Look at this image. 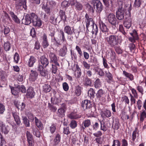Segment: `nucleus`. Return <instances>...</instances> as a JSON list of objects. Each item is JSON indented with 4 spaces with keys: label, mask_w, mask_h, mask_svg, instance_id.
<instances>
[{
    "label": "nucleus",
    "mask_w": 146,
    "mask_h": 146,
    "mask_svg": "<svg viewBox=\"0 0 146 146\" xmlns=\"http://www.w3.org/2000/svg\"><path fill=\"white\" fill-rule=\"evenodd\" d=\"M105 40L108 44L111 47H115L118 44V37L116 35H111L106 38Z\"/></svg>",
    "instance_id": "f257e3e1"
},
{
    "label": "nucleus",
    "mask_w": 146,
    "mask_h": 146,
    "mask_svg": "<svg viewBox=\"0 0 146 146\" xmlns=\"http://www.w3.org/2000/svg\"><path fill=\"white\" fill-rule=\"evenodd\" d=\"M108 20L110 23L112 25V28L114 30L116 29V25L119 24L121 22L117 20L115 15L113 14H110L108 16Z\"/></svg>",
    "instance_id": "f03ea898"
},
{
    "label": "nucleus",
    "mask_w": 146,
    "mask_h": 146,
    "mask_svg": "<svg viewBox=\"0 0 146 146\" xmlns=\"http://www.w3.org/2000/svg\"><path fill=\"white\" fill-rule=\"evenodd\" d=\"M32 21L33 26L36 28L40 27L42 25V21L34 13H32Z\"/></svg>",
    "instance_id": "7ed1b4c3"
},
{
    "label": "nucleus",
    "mask_w": 146,
    "mask_h": 146,
    "mask_svg": "<svg viewBox=\"0 0 146 146\" xmlns=\"http://www.w3.org/2000/svg\"><path fill=\"white\" fill-rule=\"evenodd\" d=\"M32 13L30 15L27 14L26 15H25L23 19L22 20V23L27 25L30 24L32 22Z\"/></svg>",
    "instance_id": "20e7f679"
},
{
    "label": "nucleus",
    "mask_w": 146,
    "mask_h": 146,
    "mask_svg": "<svg viewBox=\"0 0 146 146\" xmlns=\"http://www.w3.org/2000/svg\"><path fill=\"white\" fill-rule=\"evenodd\" d=\"M56 2L53 1H50L48 4L46 3H44L42 5V9H51L52 8H54V7H55L56 5Z\"/></svg>",
    "instance_id": "39448f33"
},
{
    "label": "nucleus",
    "mask_w": 146,
    "mask_h": 146,
    "mask_svg": "<svg viewBox=\"0 0 146 146\" xmlns=\"http://www.w3.org/2000/svg\"><path fill=\"white\" fill-rule=\"evenodd\" d=\"M27 0H21V2L17 3L15 4L16 9H22L23 8L24 9H27Z\"/></svg>",
    "instance_id": "423d86ee"
},
{
    "label": "nucleus",
    "mask_w": 146,
    "mask_h": 146,
    "mask_svg": "<svg viewBox=\"0 0 146 146\" xmlns=\"http://www.w3.org/2000/svg\"><path fill=\"white\" fill-rule=\"evenodd\" d=\"M49 56L50 60V62L59 65L58 60L55 53L50 52L49 54Z\"/></svg>",
    "instance_id": "0eeeda50"
},
{
    "label": "nucleus",
    "mask_w": 146,
    "mask_h": 146,
    "mask_svg": "<svg viewBox=\"0 0 146 146\" xmlns=\"http://www.w3.org/2000/svg\"><path fill=\"white\" fill-rule=\"evenodd\" d=\"M26 136L28 143V146H34V140L32 135L30 132L27 131L26 132Z\"/></svg>",
    "instance_id": "6e6552de"
},
{
    "label": "nucleus",
    "mask_w": 146,
    "mask_h": 146,
    "mask_svg": "<svg viewBox=\"0 0 146 146\" xmlns=\"http://www.w3.org/2000/svg\"><path fill=\"white\" fill-rule=\"evenodd\" d=\"M143 107L144 109L141 111L140 120L141 122H143L145 119L146 118V100H145L143 104Z\"/></svg>",
    "instance_id": "1a4fd4ad"
},
{
    "label": "nucleus",
    "mask_w": 146,
    "mask_h": 146,
    "mask_svg": "<svg viewBox=\"0 0 146 146\" xmlns=\"http://www.w3.org/2000/svg\"><path fill=\"white\" fill-rule=\"evenodd\" d=\"M93 7H92V9L93 8L96 9H103V6L102 3L99 0H96L92 3Z\"/></svg>",
    "instance_id": "9d476101"
},
{
    "label": "nucleus",
    "mask_w": 146,
    "mask_h": 146,
    "mask_svg": "<svg viewBox=\"0 0 146 146\" xmlns=\"http://www.w3.org/2000/svg\"><path fill=\"white\" fill-rule=\"evenodd\" d=\"M82 106L85 110L89 109L91 110V104L90 101L85 100L82 101Z\"/></svg>",
    "instance_id": "9b49d317"
},
{
    "label": "nucleus",
    "mask_w": 146,
    "mask_h": 146,
    "mask_svg": "<svg viewBox=\"0 0 146 146\" xmlns=\"http://www.w3.org/2000/svg\"><path fill=\"white\" fill-rule=\"evenodd\" d=\"M120 126L119 119L117 118L113 120L112 128L114 130H117L119 129Z\"/></svg>",
    "instance_id": "f8f14e48"
},
{
    "label": "nucleus",
    "mask_w": 146,
    "mask_h": 146,
    "mask_svg": "<svg viewBox=\"0 0 146 146\" xmlns=\"http://www.w3.org/2000/svg\"><path fill=\"white\" fill-rule=\"evenodd\" d=\"M35 95V92L33 88L32 87H29L27 90L26 96L28 98H32Z\"/></svg>",
    "instance_id": "ddd939ff"
},
{
    "label": "nucleus",
    "mask_w": 146,
    "mask_h": 146,
    "mask_svg": "<svg viewBox=\"0 0 146 146\" xmlns=\"http://www.w3.org/2000/svg\"><path fill=\"white\" fill-rule=\"evenodd\" d=\"M124 10H118L116 12L117 18L119 20H123L124 17Z\"/></svg>",
    "instance_id": "4468645a"
},
{
    "label": "nucleus",
    "mask_w": 146,
    "mask_h": 146,
    "mask_svg": "<svg viewBox=\"0 0 146 146\" xmlns=\"http://www.w3.org/2000/svg\"><path fill=\"white\" fill-rule=\"evenodd\" d=\"M40 60L43 66L46 67L49 64L48 60L46 57L45 55L41 56L40 58Z\"/></svg>",
    "instance_id": "2eb2a0df"
},
{
    "label": "nucleus",
    "mask_w": 146,
    "mask_h": 146,
    "mask_svg": "<svg viewBox=\"0 0 146 146\" xmlns=\"http://www.w3.org/2000/svg\"><path fill=\"white\" fill-rule=\"evenodd\" d=\"M101 115L104 118H109L111 117V111L108 109H105L101 112Z\"/></svg>",
    "instance_id": "dca6fc26"
},
{
    "label": "nucleus",
    "mask_w": 146,
    "mask_h": 146,
    "mask_svg": "<svg viewBox=\"0 0 146 146\" xmlns=\"http://www.w3.org/2000/svg\"><path fill=\"white\" fill-rule=\"evenodd\" d=\"M100 27L101 31L102 33H104L106 35V34H108L109 29L104 23L102 22L100 24Z\"/></svg>",
    "instance_id": "f3484780"
},
{
    "label": "nucleus",
    "mask_w": 146,
    "mask_h": 146,
    "mask_svg": "<svg viewBox=\"0 0 146 146\" xmlns=\"http://www.w3.org/2000/svg\"><path fill=\"white\" fill-rule=\"evenodd\" d=\"M43 41L42 42V44L44 48H47L49 45V44L47 39V36L44 33L42 36Z\"/></svg>",
    "instance_id": "a211bd4d"
},
{
    "label": "nucleus",
    "mask_w": 146,
    "mask_h": 146,
    "mask_svg": "<svg viewBox=\"0 0 146 146\" xmlns=\"http://www.w3.org/2000/svg\"><path fill=\"white\" fill-rule=\"evenodd\" d=\"M36 61V60L35 57L33 56H31L27 61L28 66L30 67H33Z\"/></svg>",
    "instance_id": "6ab92c4d"
},
{
    "label": "nucleus",
    "mask_w": 146,
    "mask_h": 146,
    "mask_svg": "<svg viewBox=\"0 0 146 146\" xmlns=\"http://www.w3.org/2000/svg\"><path fill=\"white\" fill-rule=\"evenodd\" d=\"M43 67L42 65L39 64L38 67V70L39 71L42 76H45L47 74V72L45 70Z\"/></svg>",
    "instance_id": "aec40b11"
},
{
    "label": "nucleus",
    "mask_w": 146,
    "mask_h": 146,
    "mask_svg": "<svg viewBox=\"0 0 146 146\" xmlns=\"http://www.w3.org/2000/svg\"><path fill=\"white\" fill-rule=\"evenodd\" d=\"M38 76V73L36 71L31 70V73L29 76V79L32 81H34L36 79Z\"/></svg>",
    "instance_id": "412c9836"
},
{
    "label": "nucleus",
    "mask_w": 146,
    "mask_h": 146,
    "mask_svg": "<svg viewBox=\"0 0 146 146\" xmlns=\"http://www.w3.org/2000/svg\"><path fill=\"white\" fill-rule=\"evenodd\" d=\"M12 115L17 124L19 126L21 123V121L19 117L17 115V113L15 112H13Z\"/></svg>",
    "instance_id": "4be33fe9"
},
{
    "label": "nucleus",
    "mask_w": 146,
    "mask_h": 146,
    "mask_svg": "<svg viewBox=\"0 0 146 146\" xmlns=\"http://www.w3.org/2000/svg\"><path fill=\"white\" fill-rule=\"evenodd\" d=\"M131 24L132 19L130 18L126 19L124 22V26L128 29L131 27Z\"/></svg>",
    "instance_id": "5701e85b"
},
{
    "label": "nucleus",
    "mask_w": 146,
    "mask_h": 146,
    "mask_svg": "<svg viewBox=\"0 0 146 146\" xmlns=\"http://www.w3.org/2000/svg\"><path fill=\"white\" fill-rule=\"evenodd\" d=\"M67 51V47L66 45H64L59 51V55L61 56H64L66 54Z\"/></svg>",
    "instance_id": "b1692460"
},
{
    "label": "nucleus",
    "mask_w": 146,
    "mask_h": 146,
    "mask_svg": "<svg viewBox=\"0 0 146 146\" xmlns=\"http://www.w3.org/2000/svg\"><path fill=\"white\" fill-rule=\"evenodd\" d=\"M93 70L95 72L97 73V74L101 76H103L104 75V73L102 69L99 68L98 66H95L93 68Z\"/></svg>",
    "instance_id": "393cba45"
},
{
    "label": "nucleus",
    "mask_w": 146,
    "mask_h": 146,
    "mask_svg": "<svg viewBox=\"0 0 146 146\" xmlns=\"http://www.w3.org/2000/svg\"><path fill=\"white\" fill-rule=\"evenodd\" d=\"M64 31L65 33H67L68 35H72L73 33L72 31L74 33H75L74 31V29H73L72 31L71 27L68 25H67L64 27Z\"/></svg>",
    "instance_id": "a878e982"
},
{
    "label": "nucleus",
    "mask_w": 146,
    "mask_h": 146,
    "mask_svg": "<svg viewBox=\"0 0 146 146\" xmlns=\"http://www.w3.org/2000/svg\"><path fill=\"white\" fill-rule=\"evenodd\" d=\"M123 75L126 77L128 78L131 81L133 80L134 79V76L131 74L128 73L125 70H123Z\"/></svg>",
    "instance_id": "bb28decb"
},
{
    "label": "nucleus",
    "mask_w": 146,
    "mask_h": 146,
    "mask_svg": "<svg viewBox=\"0 0 146 146\" xmlns=\"http://www.w3.org/2000/svg\"><path fill=\"white\" fill-rule=\"evenodd\" d=\"M52 88L50 85L45 84L43 86V91L47 93L49 92L51 90Z\"/></svg>",
    "instance_id": "cd10ccee"
},
{
    "label": "nucleus",
    "mask_w": 146,
    "mask_h": 146,
    "mask_svg": "<svg viewBox=\"0 0 146 146\" xmlns=\"http://www.w3.org/2000/svg\"><path fill=\"white\" fill-rule=\"evenodd\" d=\"M48 107L51 112L54 113L57 110V108L54 106L53 104H52V103H50L49 102L48 103Z\"/></svg>",
    "instance_id": "c85d7f7f"
},
{
    "label": "nucleus",
    "mask_w": 146,
    "mask_h": 146,
    "mask_svg": "<svg viewBox=\"0 0 146 146\" xmlns=\"http://www.w3.org/2000/svg\"><path fill=\"white\" fill-rule=\"evenodd\" d=\"M92 33L93 34H95V35H96L98 32V26L96 24H95L94 22L93 21V20H92Z\"/></svg>",
    "instance_id": "c756f323"
},
{
    "label": "nucleus",
    "mask_w": 146,
    "mask_h": 146,
    "mask_svg": "<svg viewBox=\"0 0 146 146\" xmlns=\"http://www.w3.org/2000/svg\"><path fill=\"white\" fill-rule=\"evenodd\" d=\"M10 14L11 15L13 20L16 23H19L20 21L18 18L17 16L15 15V14L12 12H10Z\"/></svg>",
    "instance_id": "7c9ffc66"
},
{
    "label": "nucleus",
    "mask_w": 146,
    "mask_h": 146,
    "mask_svg": "<svg viewBox=\"0 0 146 146\" xmlns=\"http://www.w3.org/2000/svg\"><path fill=\"white\" fill-rule=\"evenodd\" d=\"M66 110L63 108H60L58 110L57 114L59 117L62 118L64 116Z\"/></svg>",
    "instance_id": "2f4dec72"
},
{
    "label": "nucleus",
    "mask_w": 146,
    "mask_h": 146,
    "mask_svg": "<svg viewBox=\"0 0 146 146\" xmlns=\"http://www.w3.org/2000/svg\"><path fill=\"white\" fill-rule=\"evenodd\" d=\"M10 129L9 126L6 125L3 128L0 129V131L5 135L7 134L9 132Z\"/></svg>",
    "instance_id": "473e14b6"
},
{
    "label": "nucleus",
    "mask_w": 146,
    "mask_h": 146,
    "mask_svg": "<svg viewBox=\"0 0 146 146\" xmlns=\"http://www.w3.org/2000/svg\"><path fill=\"white\" fill-rule=\"evenodd\" d=\"M61 138L60 135L59 134L56 135L54 139V143L53 146H56L60 142Z\"/></svg>",
    "instance_id": "72a5a7b5"
},
{
    "label": "nucleus",
    "mask_w": 146,
    "mask_h": 146,
    "mask_svg": "<svg viewBox=\"0 0 146 146\" xmlns=\"http://www.w3.org/2000/svg\"><path fill=\"white\" fill-rule=\"evenodd\" d=\"M11 90L12 94L15 95L17 96L18 94L19 90L18 88V86L17 87H11Z\"/></svg>",
    "instance_id": "f704fd0d"
},
{
    "label": "nucleus",
    "mask_w": 146,
    "mask_h": 146,
    "mask_svg": "<svg viewBox=\"0 0 146 146\" xmlns=\"http://www.w3.org/2000/svg\"><path fill=\"white\" fill-rule=\"evenodd\" d=\"M17 108L19 109L22 110L25 108V105L24 103L17 102L16 104H15Z\"/></svg>",
    "instance_id": "c9c22d12"
},
{
    "label": "nucleus",
    "mask_w": 146,
    "mask_h": 146,
    "mask_svg": "<svg viewBox=\"0 0 146 146\" xmlns=\"http://www.w3.org/2000/svg\"><path fill=\"white\" fill-rule=\"evenodd\" d=\"M35 122L37 126L40 129H42L43 125L41 121L39 120L36 117H35Z\"/></svg>",
    "instance_id": "e433bc0d"
},
{
    "label": "nucleus",
    "mask_w": 146,
    "mask_h": 146,
    "mask_svg": "<svg viewBox=\"0 0 146 146\" xmlns=\"http://www.w3.org/2000/svg\"><path fill=\"white\" fill-rule=\"evenodd\" d=\"M33 134L35 135L37 137H40V133L36 127L33 128Z\"/></svg>",
    "instance_id": "4c0bfd02"
},
{
    "label": "nucleus",
    "mask_w": 146,
    "mask_h": 146,
    "mask_svg": "<svg viewBox=\"0 0 146 146\" xmlns=\"http://www.w3.org/2000/svg\"><path fill=\"white\" fill-rule=\"evenodd\" d=\"M22 118L23 120V123L26 127L30 126L29 121L26 116H22Z\"/></svg>",
    "instance_id": "58836bf2"
},
{
    "label": "nucleus",
    "mask_w": 146,
    "mask_h": 146,
    "mask_svg": "<svg viewBox=\"0 0 146 146\" xmlns=\"http://www.w3.org/2000/svg\"><path fill=\"white\" fill-rule=\"evenodd\" d=\"M52 68L51 69L52 72L54 74H56L58 70V67L60 66V65L59 63V65H56L55 64H52Z\"/></svg>",
    "instance_id": "ea45409f"
},
{
    "label": "nucleus",
    "mask_w": 146,
    "mask_h": 146,
    "mask_svg": "<svg viewBox=\"0 0 146 146\" xmlns=\"http://www.w3.org/2000/svg\"><path fill=\"white\" fill-rule=\"evenodd\" d=\"M130 90H131L133 96H135L136 98H138V94L136 90L134 88H132L131 86H129Z\"/></svg>",
    "instance_id": "a19ab883"
},
{
    "label": "nucleus",
    "mask_w": 146,
    "mask_h": 146,
    "mask_svg": "<svg viewBox=\"0 0 146 146\" xmlns=\"http://www.w3.org/2000/svg\"><path fill=\"white\" fill-rule=\"evenodd\" d=\"M130 34L132 36L135 37V39H136V40H139V37L137 33L135 30H133V33H130Z\"/></svg>",
    "instance_id": "79ce46f5"
},
{
    "label": "nucleus",
    "mask_w": 146,
    "mask_h": 146,
    "mask_svg": "<svg viewBox=\"0 0 146 146\" xmlns=\"http://www.w3.org/2000/svg\"><path fill=\"white\" fill-rule=\"evenodd\" d=\"M81 87L79 86H78L76 87L75 93L77 96H80L81 94Z\"/></svg>",
    "instance_id": "37998d69"
},
{
    "label": "nucleus",
    "mask_w": 146,
    "mask_h": 146,
    "mask_svg": "<svg viewBox=\"0 0 146 146\" xmlns=\"http://www.w3.org/2000/svg\"><path fill=\"white\" fill-rule=\"evenodd\" d=\"M4 48L5 51H9L11 48V44L9 42H5L4 44Z\"/></svg>",
    "instance_id": "c03bdc74"
},
{
    "label": "nucleus",
    "mask_w": 146,
    "mask_h": 146,
    "mask_svg": "<svg viewBox=\"0 0 146 146\" xmlns=\"http://www.w3.org/2000/svg\"><path fill=\"white\" fill-rule=\"evenodd\" d=\"M19 92H21L22 93H25L26 92V90L25 87L23 85H18Z\"/></svg>",
    "instance_id": "a18cd8bd"
},
{
    "label": "nucleus",
    "mask_w": 146,
    "mask_h": 146,
    "mask_svg": "<svg viewBox=\"0 0 146 146\" xmlns=\"http://www.w3.org/2000/svg\"><path fill=\"white\" fill-rule=\"evenodd\" d=\"M68 117L71 119H76L79 117L78 115L74 112H72L69 114Z\"/></svg>",
    "instance_id": "49530a36"
},
{
    "label": "nucleus",
    "mask_w": 146,
    "mask_h": 146,
    "mask_svg": "<svg viewBox=\"0 0 146 146\" xmlns=\"http://www.w3.org/2000/svg\"><path fill=\"white\" fill-rule=\"evenodd\" d=\"M121 23H119V31L121 32L125 36L126 35V33L124 30V29L123 25H121Z\"/></svg>",
    "instance_id": "de8ad7c7"
},
{
    "label": "nucleus",
    "mask_w": 146,
    "mask_h": 146,
    "mask_svg": "<svg viewBox=\"0 0 146 146\" xmlns=\"http://www.w3.org/2000/svg\"><path fill=\"white\" fill-rule=\"evenodd\" d=\"M6 143L5 139L3 137V136L0 132V146H2Z\"/></svg>",
    "instance_id": "09e8293b"
},
{
    "label": "nucleus",
    "mask_w": 146,
    "mask_h": 146,
    "mask_svg": "<svg viewBox=\"0 0 146 146\" xmlns=\"http://www.w3.org/2000/svg\"><path fill=\"white\" fill-rule=\"evenodd\" d=\"M70 5V3L66 1H63L61 3V6L63 9L67 8Z\"/></svg>",
    "instance_id": "8fccbe9b"
},
{
    "label": "nucleus",
    "mask_w": 146,
    "mask_h": 146,
    "mask_svg": "<svg viewBox=\"0 0 146 146\" xmlns=\"http://www.w3.org/2000/svg\"><path fill=\"white\" fill-rule=\"evenodd\" d=\"M121 143L118 139H114L112 146H121Z\"/></svg>",
    "instance_id": "3c124183"
},
{
    "label": "nucleus",
    "mask_w": 146,
    "mask_h": 146,
    "mask_svg": "<svg viewBox=\"0 0 146 146\" xmlns=\"http://www.w3.org/2000/svg\"><path fill=\"white\" fill-rule=\"evenodd\" d=\"M141 0H135L134 6L135 8H138L140 7L141 4Z\"/></svg>",
    "instance_id": "603ef678"
},
{
    "label": "nucleus",
    "mask_w": 146,
    "mask_h": 146,
    "mask_svg": "<svg viewBox=\"0 0 146 146\" xmlns=\"http://www.w3.org/2000/svg\"><path fill=\"white\" fill-rule=\"evenodd\" d=\"M76 121L74 120H72L70 123V126L72 129H74L77 126Z\"/></svg>",
    "instance_id": "864d4df0"
},
{
    "label": "nucleus",
    "mask_w": 146,
    "mask_h": 146,
    "mask_svg": "<svg viewBox=\"0 0 146 146\" xmlns=\"http://www.w3.org/2000/svg\"><path fill=\"white\" fill-rule=\"evenodd\" d=\"M104 91L102 89H100L98 92L96 94L97 97L98 98H100L104 94Z\"/></svg>",
    "instance_id": "5fc2aeb1"
},
{
    "label": "nucleus",
    "mask_w": 146,
    "mask_h": 146,
    "mask_svg": "<svg viewBox=\"0 0 146 146\" xmlns=\"http://www.w3.org/2000/svg\"><path fill=\"white\" fill-rule=\"evenodd\" d=\"M59 98L55 96L54 99L53 101L52 98H51V102L52 104H57L59 103Z\"/></svg>",
    "instance_id": "6e6d98bb"
},
{
    "label": "nucleus",
    "mask_w": 146,
    "mask_h": 146,
    "mask_svg": "<svg viewBox=\"0 0 146 146\" xmlns=\"http://www.w3.org/2000/svg\"><path fill=\"white\" fill-rule=\"evenodd\" d=\"M114 47L115 51L116 53L118 54H120L122 53V50L120 48L119 46H115Z\"/></svg>",
    "instance_id": "4d7b16f0"
},
{
    "label": "nucleus",
    "mask_w": 146,
    "mask_h": 146,
    "mask_svg": "<svg viewBox=\"0 0 146 146\" xmlns=\"http://www.w3.org/2000/svg\"><path fill=\"white\" fill-rule=\"evenodd\" d=\"M129 94L130 97V101L131 104H135L136 102V97L133 96V95L130 93Z\"/></svg>",
    "instance_id": "13d9d810"
},
{
    "label": "nucleus",
    "mask_w": 146,
    "mask_h": 146,
    "mask_svg": "<svg viewBox=\"0 0 146 146\" xmlns=\"http://www.w3.org/2000/svg\"><path fill=\"white\" fill-rule=\"evenodd\" d=\"M137 133H138V131L137 128H136L132 133V140L133 141H135L136 137V134Z\"/></svg>",
    "instance_id": "bf43d9fd"
},
{
    "label": "nucleus",
    "mask_w": 146,
    "mask_h": 146,
    "mask_svg": "<svg viewBox=\"0 0 146 146\" xmlns=\"http://www.w3.org/2000/svg\"><path fill=\"white\" fill-rule=\"evenodd\" d=\"M59 14L61 19H66V17L64 11L62 10H60L59 12Z\"/></svg>",
    "instance_id": "052dcab7"
},
{
    "label": "nucleus",
    "mask_w": 146,
    "mask_h": 146,
    "mask_svg": "<svg viewBox=\"0 0 146 146\" xmlns=\"http://www.w3.org/2000/svg\"><path fill=\"white\" fill-rule=\"evenodd\" d=\"M94 86L96 88H98L101 87V83L99 79L98 78L96 80L95 82Z\"/></svg>",
    "instance_id": "680f3d73"
},
{
    "label": "nucleus",
    "mask_w": 146,
    "mask_h": 146,
    "mask_svg": "<svg viewBox=\"0 0 146 146\" xmlns=\"http://www.w3.org/2000/svg\"><path fill=\"white\" fill-rule=\"evenodd\" d=\"M75 7L77 9H82L83 6L82 4L78 2H76L75 5Z\"/></svg>",
    "instance_id": "e2e57ef3"
},
{
    "label": "nucleus",
    "mask_w": 146,
    "mask_h": 146,
    "mask_svg": "<svg viewBox=\"0 0 146 146\" xmlns=\"http://www.w3.org/2000/svg\"><path fill=\"white\" fill-rule=\"evenodd\" d=\"M137 104L138 109L139 110H141L143 104L142 101L140 99L138 100L137 102Z\"/></svg>",
    "instance_id": "0e129e2a"
},
{
    "label": "nucleus",
    "mask_w": 146,
    "mask_h": 146,
    "mask_svg": "<svg viewBox=\"0 0 146 146\" xmlns=\"http://www.w3.org/2000/svg\"><path fill=\"white\" fill-rule=\"evenodd\" d=\"M90 121L88 119L85 120L83 123L85 127H88L90 125Z\"/></svg>",
    "instance_id": "69168bd1"
},
{
    "label": "nucleus",
    "mask_w": 146,
    "mask_h": 146,
    "mask_svg": "<svg viewBox=\"0 0 146 146\" xmlns=\"http://www.w3.org/2000/svg\"><path fill=\"white\" fill-rule=\"evenodd\" d=\"M56 129V126L54 124H52L50 127V130L51 133H53Z\"/></svg>",
    "instance_id": "338daca9"
},
{
    "label": "nucleus",
    "mask_w": 146,
    "mask_h": 146,
    "mask_svg": "<svg viewBox=\"0 0 146 146\" xmlns=\"http://www.w3.org/2000/svg\"><path fill=\"white\" fill-rule=\"evenodd\" d=\"M121 146H128L127 141L125 139H122L121 141Z\"/></svg>",
    "instance_id": "774afa93"
}]
</instances>
